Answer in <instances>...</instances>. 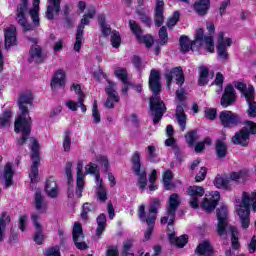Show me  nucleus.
Here are the masks:
<instances>
[{
  "mask_svg": "<svg viewBox=\"0 0 256 256\" xmlns=\"http://www.w3.org/2000/svg\"><path fill=\"white\" fill-rule=\"evenodd\" d=\"M28 105H33V93L29 90L20 94L18 99L20 115L14 124L15 133H22L21 138L17 140V145L20 147L25 145L27 139H29V135H31V117H27L29 115Z\"/></svg>",
  "mask_w": 256,
  "mask_h": 256,
  "instance_id": "obj_1",
  "label": "nucleus"
},
{
  "mask_svg": "<svg viewBox=\"0 0 256 256\" xmlns=\"http://www.w3.org/2000/svg\"><path fill=\"white\" fill-rule=\"evenodd\" d=\"M149 88L152 91V97L150 98L149 104L150 113L154 125H157V123L163 119L165 111H167L165 103H163V100H161V97L159 96L161 93V72L158 70H151L149 76Z\"/></svg>",
  "mask_w": 256,
  "mask_h": 256,
  "instance_id": "obj_2",
  "label": "nucleus"
},
{
  "mask_svg": "<svg viewBox=\"0 0 256 256\" xmlns=\"http://www.w3.org/2000/svg\"><path fill=\"white\" fill-rule=\"evenodd\" d=\"M180 50L182 53L189 51H199V47H203L208 53H215V42L213 36H205L203 28L196 30L195 39L191 41L188 36L180 37Z\"/></svg>",
  "mask_w": 256,
  "mask_h": 256,
  "instance_id": "obj_3",
  "label": "nucleus"
},
{
  "mask_svg": "<svg viewBox=\"0 0 256 256\" xmlns=\"http://www.w3.org/2000/svg\"><path fill=\"white\" fill-rule=\"evenodd\" d=\"M216 217L218 219L217 233L220 237H225L231 234V241L233 249H239V238H237V228L229 225V211L227 205L222 204L216 210Z\"/></svg>",
  "mask_w": 256,
  "mask_h": 256,
  "instance_id": "obj_4",
  "label": "nucleus"
},
{
  "mask_svg": "<svg viewBox=\"0 0 256 256\" xmlns=\"http://www.w3.org/2000/svg\"><path fill=\"white\" fill-rule=\"evenodd\" d=\"M27 13L30 14L34 27H39V11H37V9L29 10V0H20L16 9V19L24 33L33 31V25L29 24L27 21Z\"/></svg>",
  "mask_w": 256,
  "mask_h": 256,
  "instance_id": "obj_5",
  "label": "nucleus"
},
{
  "mask_svg": "<svg viewBox=\"0 0 256 256\" xmlns=\"http://www.w3.org/2000/svg\"><path fill=\"white\" fill-rule=\"evenodd\" d=\"M252 206L254 212H256V192H244L242 196V203L236 206V212L240 218L243 229L249 227V207Z\"/></svg>",
  "mask_w": 256,
  "mask_h": 256,
  "instance_id": "obj_6",
  "label": "nucleus"
},
{
  "mask_svg": "<svg viewBox=\"0 0 256 256\" xmlns=\"http://www.w3.org/2000/svg\"><path fill=\"white\" fill-rule=\"evenodd\" d=\"M132 171L138 176V185L141 191L147 187V170L141 166V153L135 151L131 157Z\"/></svg>",
  "mask_w": 256,
  "mask_h": 256,
  "instance_id": "obj_7",
  "label": "nucleus"
},
{
  "mask_svg": "<svg viewBox=\"0 0 256 256\" xmlns=\"http://www.w3.org/2000/svg\"><path fill=\"white\" fill-rule=\"evenodd\" d=\"M256 134V123L253 121H246L242 130L237 132L231 139L234 145L247 147L249 145V135Z\"/></svg>",
  "mask_w": 256,
  "mask_h": 256,
  "instance_id": "obj_8",
  "label": "nucleus"
},
{
  "mask_svg": "<svg viewBox=\"0 0 256 256\" xmlns=\"http://www.w3.org/2000/svg\"><path fill=\"white\" fill-rule=\"evenodd\" d=\"M233 45V39L225 37V32H219L216 46V53L218 59L222 62L229 60V52H227V47Z\"/></svg>",
  "mask_w": 256,
  "mask_h": 256,
  "instance_id": "obj_9",
  "label": "nucleus"
},
{
  "mask_svg": "<svg viewBox=\"0 0 256 256\" xmlns=\"http://www.w3.org/2000/svg\"><path fill=\"white\" fill-rule=\"evenodd\" d=\"M181 205V200H179L178 194H172L169 198V205L167 208L166 216L161 218V224L165 225H173L175 223V213H177V209Z\"/></svg>",
  "mask_w": 256,
  "mask_h": 256,
  "instance_id": "obj_10",
  "label": "nucleus"
},
{
  "mask_svg": "<svg viewBox=\"0 0 256 256\" xmlns=\"http://www.w3.org/2000/svg\"><path fill=\"white\" fill-rule=\"evenodd\" d=\"M72 237H73L75 247H77L80 251H86V249H89L87 242H85L83 227L79 222L74 223V227L72 230Z\"/></svg>",
  "mask_w": 256,
  "mask_h": 256,
  "instance_id": "obj_11",
  "label": "nucleus"
},
{
  "mask_svg": "<svg viewBox=\"0 0 256 256\" xmlns=\"http://www.w3.org/2000/svg\"><path fill=\"white\" fill-rule=\"evenodd\" d=\"M164 77L166 79L167 88L171 89V83H173V77L176 79L177 85L181 87L185 83V75L183 74V68L176 67L171 70H166Z\"/></svg>",
  "mask_w": 256,
  "mask_h": 256,
  "instance_id": "obj_12",
  "label": "nucleus"
},
{
  "mask_svg": "<svg viewBox=\"0 0 256 256\" xmlns=\"http://www.w3.org/2000/svg\"><path fill=\"white\" fill-rule=\"evenodd\" d=\"M187 193L190 197V207L192 209H199V199L205 195V188L201 186H190L187 189Z\"/></svg>",
  "mask_w": 256,
  "mask_h": 256,
  "instance_id": "obj_13",
  "label": "nucleus"
},
{
  "mask_svg": "<svg viewBox=\"0 0 256 256\" xmlns=\"http://www.w3.org/2000/svg\"><path fill=\"white\" fill-rule=\"evenodd\" d=\"M76 196L80 199L83 197V189L85 188V173H83V160H79L76 166Z\"/></svg>",
  "mask_w": 256,
  "mask_h": 256,
  "instance_id": "obj_14",
  "label": "nucleus"
},
{
  "mask_svg": "<svg viewBox=\"0 0 256 256\" xmlns=\"http://www.w3.org/2000/svg\"><path fill=\"white\" fill-rule=\"evenodd\" d=\"M220 121L223 127H237L239 125V115L231 112V111H222L220 112Z\"/></svg>",
  "mask_w": 256,
  "mask_h": 256,
  "instance_id": "obj_15",
  "label": "nucleus"
},
{
  "mask_svg": "<svg viewBox=\"0 0 256 256\" xmlns=\"http://www.w3.org/2000/svg\"><path fill=\"white\" fill-rule=\"evenodd\" d=\"M219 199H221V194L219 191H214L209 193L208 198H204L201 203L202 209H205L207 213H211L217 207V203H219Z\"/></svg>",
  "mask_w": 256,
  "mask_h": 256,
  "instance_id": "obj_16",
  "label": "nucleus"
},
{
  "mask_svg": "<svg viewBox=\"0 0 256 256\" xmlns=\"http://www.w3.org/2000/svg\"><path fill=\"white\" fill-rule=\"evenodd\" d=\"M235 101V88L233 87V85L229 84L224 89V93L222 94V97L220 99V105H222L224 109H227V107L233 105Z\"/></svg>",
  "mask_w": 256,
  "mask_h": 256,
  "instance_id": "obj_17",
  "label": "nucleus"
},
{
  "mask_svg": "<svg viewBox=\"0 0 256 256\" xmlns=\"http://www.w3.org/2000/svg\"><path fill=\"white\" fill-rule=\"evenodd\" d=\"M5 49H11L17 45V28L10 26L4 29Z\"/></svg>",
  "mask_w": 256,
  "mask_h": 256,
  "instance_id": "obj_18",
  "label": "nucleus"
},
{
  "mask_svg": "<svg viewBox=\"0 0 256 256\" xmlns=\"http://www.w3.org/2000/svg\"><path fill=\"white\" fill-rule=\"evenodd\" d=\"M165 11V2L163 0H156L155 13H154V23L156 27H161L165 22V16L163 12Z\"/></svg>",
  "mask_w": 256,
  "mask_h": 256,
  "instance_id": "obj_19",
  "label": "nucleus"
},
{
  "mask_svg": "<svg viewBox=\"0 0 256 256\" xmlns=\"http://www.w3.org/2000/svg\"><path fill=\"white\" fill-rule=\"evenodd\" d=\"M31 218L36 229L33 241L36 242L37 245H43L45 235H43V226H41V224L39 223V215L32 214Z\"/></svg>",
  "mask_w": 256,
  "mask_h": 256,
  "instance_id": "obj_20",
  "label": "nucleus"
},
{
  "mask_svg": "<svg viewBox=\"0 0 256 256\" xmlns=\"http://www.w3.org/2000/svg\"><path fill=\"white\" fill-rule=\"evenodd\" d=\"M45 193L50 199H57L59 197V185H57L55 178L50 177L46 180Z\"/></svg>",
  "mask_w": 256,
  "mask_h": 256,
  "instance_id": "obj_21",
  "label": "nucleus"
},
{
  "mask_svg": "<svg viewBox=\"0 0 256 256\" xmlns=\"http://www.w3.org/2000/svg\"><path fill=\"white\" fill-rule=\"evenodd\" d=\"M59 11H61V0H48L46 18L49 21H53L55 14L57 15Z\"/></svg>",
  "mask_w": 256,
  "mask_h": 256,
  "instance_id": "obj_22",
  "label": "nucleus"
},
{
  "mask_svg": "<svg viewBox=\"0 0 256 256\" xmlns=\"http://www.w3.org/2000/svg\"><path fill=\"white\" fill-rule=\"evenodd\" d=\"M214 185L217 189H224L225 191H231L233 189V184L229 180V176L217 175L214 179Z\"/></svg>",
  "mask_w": 256,
  "mask_h": 256,
  "instance_id": "obj_23",
  "label": "nucleus"
},
{
  "mask_svg": "<svg viewBox=\"0 0 256 256\" xmlns=\"http://www.w3.org/2000/svg\"><path fill=\"white\" fill-rule=\"evenodd\" d=\"M235 89L240 91L242 95L245 97L246 101H250L253 95H255V88L253 86L247 87V85L243 82H235L234 83Z\"/></svg>",
  "mask_w": 256,
  "mask_h": 256,
  "instance_id": "obj_24",
  "label": "nucleus"
},
{
  "mask_svg": "<svg viewBox=\"0 0 256 256\" xmlns=\"http://www.w3.org/2000/svg\"><path fill=\"white\" fill-rule=\"evenodd\" d=\"M70 91H75L76 95H78V104L80 105L82 113H87V106L84 105L86 95L83 93V90H81V85L73 83L70 87Z\"/></svg>",
  "mask_w": 256,
  "mask_h": 256,
  "instance_id": "obj_25",
  "label": "nucleus"
},
{
  "mask_svg": "<svg viewBox=\"0 0 256 256\" xmlns=\"http://www.w3.org/2000/svg\"><path fill=\"white\" fill-rule=\"evenodd\" d=\"M175 117L180 130L185 131L187 127V115L185 114V109H183V106L179 105L176 107Z\"/></svg>",
  "mask_w": 256,
  "mask_h": 256,
  "instance_id": "obj_26",
  "label": "nucleus"
},
{
  "mask_svg": "<svg viewBox=\"0 0 256 256\" xmlns=\"http://www.w3.org/2000/svg\"><path fill=\"white\" fill-rule=\"evenodd\" d=\"M168 239L172 245H175V247H179L180 249H183V247L187 245L189 237L187 235H182L180 237H177L175 232H173L168 234Z\"/></svg>",
  "mask_w": 256,
  "mask_h": 256,
  "instance_id": "obj_27",
  "label": "nucleus"
},
{
  "mask_svg": "<svg viewBox=\"0 0 256 256\" xmlns=\"http://www.w3.org/2000/svg\"><path fill=\"white\" fill-rule=\"evenodd\" d=\"M11 223V216L7 212L0 214V243L5 240V231H7V225Z\"/></svg>",
  "mask_w": 256,
  "mask_h": 256,
  "instance_id": "obj_28",
  "label": "nucleus"
},
{
  "mask_svg": "<svg viewBox=\"0 0 256 256\" xmlns=\"http://www.w3.org/2000/svg\"><path fill=\"white\" fill-rule=\"evenodd\" d=\"M195 252L199 256H213V246L209 241L205 240L197 246Z\"/></svg>",
  "mask_w": 256,
  "mask_h": 256,
  "instance_id": "obj_29",
  "label": "nucleus"
},
{
  "mask_svg": "<svg viewBox=\"0 0 256 256\" xmlns=\"http://www.w3.org/2000/svg\"><path fill=\"white\" fill-rule=\"evenodd\" d=\"M65 72L63 70H57L51 81V88L56 89L57 87H65Z\"/></svg>",
  "mask_w": 256,
  "mask_h": 256,
  "instance_id": "obj_30",
  "label": "nucleus"
},
{
  "mask_svg": "<svg viewBox=\"0 0 256 256\" xmlns=\"http://www.w3.org/2000/svg\"><path fill=\"white\" fill-rule=\"evenodd\" d=\"M96 187H97V197L99 201L105 203L107 201V190L103 187V179H101V174L96 175Z\"/></svg>",
  "mask_w": 256,
  "mask_h": 256,
  "instance_id": "obj_31",
  "label": "nucleus"
},
{
  "mask_svg": "<svg viewBox=\"0 0 256 256\" xmlns=\"http://www.w3.org/2000/svg\"><path fill=\"white\" fill-rule=\"evenodd\" d=\"M43 52L41 51V47L38 45L33 46L30 49V58L28 59L29 63H41L43 62Z\"/></svg>",
  "mask_w": 256,
  "mask_h": 256,
  "instance_id": "obj_32",
  "label": "nucleus"
},
{
  "mask_svg": "<svg viewBox=\"0 0 256 256\" xmlns=\"http://www.w3.org/2000/svg\"><path fill=\"white\" fill-rule=\"evenodd\" d=\"M211 2L209 0H196L194 3V10L198 15H207Z\"/></svg>",
  "mask_w": 256,
  "mask_h": 256,
  "instance_id": "obj_33",
  "label": "nucleus"
},
{
  "mask_svg": "<svg viewBox=\"0 0 256 256\" xmlns=\"http://www.w3.org/2000/svg\"><path fill=\"white\" fill-rule=\"evenodd\" d=\"M248 177H249V174L246 171H240V172H232L228 176V179L230 180V185H233V182L245 183Z\"/></svg>",
  "mask_w": 256,
  "mask_h": 256,
  "instance_id": "obj_34",
  "label": "nucleus"
},
{
  "mask_svg": "<svg viewBox=\"0 0 256 256\" xmlns=\"http://www.w3.org/2000/svg\"><path fill=\"white\" fill-rule=\"evenodd\" d=\"M39 163H41V160L39 158H35L32 160V165L30 168V181L31 183H37V179L39 178Z\"/></svg>",
  "mask_w": 256,
  "mask_h": 256,
  "instance_id": "obj_35",
  "label": "nucleus"
},
{
  "mask_svg": "<svg viewBox=\"0 0 256 256\" xmlns=\"http://www.w3.org/2000/svg\"><path fill=\"white\" fill-rule=\"evenodd\" d=\"M97 228H96V237L99 239L107 227V216L105 214H100L97 218Z\"/></svg>",
  "mask_w": 256,
  "mask_h": 256,
  "instance_id": "obj_36",
  "label": "nucleus"
},
{
  "mask_svg": "<svg viewBox=\"0 0 256 256\" xmlns=\"http://www.w3.org/2000/svg\"><path fill=\"white\" fill-rule=\"evenodd\" d=\"M146 159H148L150 163H158L159 154L157 153V146L149 145L146 147Z\"/></svg>",
  "mask_w": 256,
  "mask_h": 256,
  "instance_id": "obj_37",
  "label": "nucleus"
},
{
  "mask_svg": "<svg viewBox=\"0 0 256 256\" xmlns=\"http://www.w3.org/2000/svg\"><path fill=\"white\" fill-rule=\"evenodd\" d=\"M198 73V84L201 87H204V85H207V83H209V68H207L206 66H201L198 70Z\"/></svg>",
  "mask_w": 256,
  "mask_h": 256,
  "instance_id": "obj_38",
  "label": "nucleus"
},
{
  "mask_svg": "<svg viewBox=\"0 0 256 256\" xmlns=\"http://www.w3.org/2000/svg\"><path fill=\"white\" fill-rule=\"evenodd\" d=\"M13 166L11 164H6L4 167V179H5V187H11L13 185Z\"/></svg>",
  "mask_w": 256,
  "mask_h": 256,
  "instance_id": "obj_39",
  "label": "nucleus"
},
{
  "mask_svg": "<svg viewBox=\"0 0 256 256\" xmlns=\"http://www.w3.org/2000/svg\"><path fill=\"white\" fill-rule=\"evenodd\" d=\"M72 169L73 163L66 162L65 175L68 179V197H73V193H71V183H73V173L71 172Z\"/></svg>",
  "mask_w": 256,
  "mask_h": 256,
  "instance_id": "obj_40",
  "label": "nucleus"
},
{
  "mask_svg": "<svg viewBox=\"0 0 256 256\" xmlns=\"http://www.w3.org/2000/svg\"><path fill=\"white\" fill-rule=\"evenodd\" d=\"M216 154L219 159H225L227 157V144L225 141H216Z\"/></svg>",
  "mask_w": 256,
  "mask_h": 256,
  "instance_id": "obj_41",
  "label": "nucleus"
},
{
  "mask_svg": "<svg viewBox=\"0 0 256 256\" xmlns=\"http://www.w3.org/2000/svg\"><path fill=\"white\" fill-rule=\"evenodd\" d=\"M35 207L37 211H45L47 209V202H45L41 191H36L35 193Z\"/></svg>",
  "mask_w": 256,
  "mask_h": 256,
  "instance_id": "obj_42",
  "label": "nucleus"
},
{
  "mask_svg": "<svg viewBox=\"0 0 256 256\" xmlns=\"http://www.w3.org/2000/svg\"><path fill=\"white\" fill-rule=\"evenodd\" d=\"M83 46V26L78 27L76 32V41L74 43V51L79 53L81 51V47Z\"/></svg>",
  "mask_w": 256,
  "mask_h": 256,
  "instance_id": "obj_43",
  "label": "nucleus"
},
{
  "mask_svg": "<svg viewBox=\"0 0 256 256\" xmlns=\"http://www.w3.org/2000/svg\"><path fill=\"white\" fill-rule=\"evenodd\" d=\"M129 27L130 31H132V33L135 35L136 39H141V36L143 35V29H141L139 23H137L135 20H130Z\"/></svg>",
  "mask_w": 256,
  "mask_h": 256,
  "instance_id": "obj_44",
  "label": "nucleus"
},
{
  "mask_svg": "<svg viewBox=\"0 0 256 256\" xmlns=\"http://www.w3.org/2000/svg\"><path fill=\"white\" fill-rule=\"evenodd\" d=\"M98 23L101 27L102 35H104V37H108V35H111V27H109V25L105 23V15H100L98 17Z\"/></svg>",
  "mask_w": 256,
  "mask_h": 256,
  "instance_id": "obj_45",
  "label": "nucleus"
},
{
  "mask_svg": "<svg viewBox=\"0 0 256 256\" xmlns=\"http://www.w3.org/2000/svg\"><path fill=\"white\" fill-rule=\"evenodd\" d=\"M142 223H146L148 227H155V221H157V214L155 212H150L148 210V213L146 216H144V219L141 220Z\"/></svg>",
  "mask_w": 256,
  "mask_h": 256,
  "instance_id": "obj_46",
  "label": "nucleus"
},
{
  "mask_svg": "<svg viewBox=\"0 0 256 256\" xmlns=\"http://www.w3.org/2000/svg\"><path fill=\"white\" fill-rule=\"evenodd\" d=\"M173 180V172L171 170H167L163 174V183L165 189H173V183L171 181Z\"/></svg>",
  "mask_w": 256,
  "mask_h": 256,
  "instance_id": "obj_47",
  "label": "nucleus"
},
{
  "mask_svg": "<svg viewBox=\"0 0 256 256\" xmlns=\"http://www.w3.org/2000/svg\"><path fill=\"white\" fill-rule=\"evenodd\" d=\"M93 17H95V8L90 9L81 19V24L78 27H82V34L85 29V25H89V19H93Z\"/></svg>",
  "mask_w": 256,
  "mask_h": 256,
  "instance_id": "obj_48",
  "label": "nucleus"
},
{
  "mask_svg": "<svg viewBox=\"0 0 256 256\" xmlns=\"http://www.w3.org/2000/svg\"><path fill=\"white\" fill-rule=\"evenodd\" d=\"M159 35V44L167 45L169 41V34L167 33V27L162 26L158 32Z\"/></svg>",
  "mask_w": 256,
  "mask_h": 256,
  "instance_id": "obj_49",
  "label": "nucleus"
},
{
  "mask_svg": "<svg viewBox=\"0 0 256 256\" xmlns=\"http://www.w3.org/2000/svg\"><path fill=\"white\" fill-rule=\"evenodd\" d=\"M106 93L108 97H110V99H113L115 101V103H119V96L115 94V83L108 82Z\"/></svg>",
  "mask_w": 256,
  "mask_h": 256,
  "instance_id": "obj_50",
  "label": "nucleus"
},
{
  "mask_svg": "<svg viewBox=\"0 0 256 256\" xmlns=\"http://www.w3.org/2000/svg\"><path fill=\"white\" fill-rule=\"evenodd\" d=\"M84 175H95V179H97V175H99V168L95 163H89L85 166Z\"/></svg>",
  "mask_w": 256,
  "mask_h": 256,
  "instance_id": "obj_51",
  "label": "nucleus"
},
{
  "mask_svg": "<svg viewBox=\"0 0 256 256\" xmlns=\"http://www.w3.org/2000/svg\"><path fill=\"white\" fill-rule=\"evenodd\" d=\"M186 141L189 145V147H193V145H195V141H197V139H199V136H197V130H192L190 132H188L186 135Z\"/></svg>",
  "mask_w": 256,
  "mask_h": 256,
  "instance_id": "obj_52",
  "label": "nucleus"
},
{
  "mask_svg": "<svg viewBox=\"0 0 256 256\" xmlns=\"http://www.w3.org/2000/svg\"><path fill=\"white\" fill-rule=\"evenodd\" d=\"M249 109H248V115L249 117H256V102H255V94L252 95V98L250 100H246Z\"/></svg>",
  "mask_w": 256,
  "mask_h": 256,
  "instance_id": "obj_53",
  "label": "nucleus"
},
{
  "mask_svg": "<svg viewBox=\"0 0 256 256\" xmlns=\"http://www.w3.org/2000/svg\"><path fill=\"white\" fill-rule=\"evenodd\" d=\"M225 81V77H223V74L218 72L216 74V78L214 80V85H217L218 89L216 90V93L219 95L221 91H223V82Z\"/></svg>",
  "mask_w": 256,
  "mask_h": 256,
  "instance_id": "obj_54",
  "label": "nucleus"
},
{
  "mask_svg": "<svg viewBox=\"0 0 256 256\" xmlns=\"http://www.w3.org/2000/svg\"><path fill=\"white\" fill-rule=\"evenodd\" d=\"M114 73H115L116 77H118V79H120V81H122V83H127V81H128L127 69L117 68Z\"/></svg>",
  "mask_w": 256,
  "mask_h": 256,
  "instance_id": "obj_55",
  "label": "nucleus"
},
{
  "mask_svg": "<svg viewBox=\"0 0 256 256\" xmlns=\"http://www.w3.org/2000/svg\"><path fill=\"white\" fill-rule=\"evenodd\" d=\"M137 41H139L140 43H144V45L148 48L151 49V47L153 46L154 40L151 37V35H141L140 38H137Z\"/></svg>",
  "mask_w": 256,
  "mask_h": 256,
  "instance_id": "obj_56",
  "label": "nucleus"
},
{
  "mask_svg": "<svg viewBox=\"0 0 256 256\" xmlns=\"http://www.w3.org/2000/svg\"><path fill=\"white\" fill-rule=\"evenodd\" d=\"M159 207H161V200L154 198L151 200L148 211L150 213H159Z\"/></svg>",
  "mask_w": 256,
  "mask_h": 256,
  "instance_id": "obj_57",
  "label": "nucleus"
},
{
  "mask_svg": "<svg viewBox=\"0 0 256 256\" xmlns=\"http://www.w3.org/2000/svg\"><path fill=\"white\" fill-rule=\"evenodd\" d=\"M11 123V112L6 111L0 117V127H7Z\"/></svg>",
  "mask_w": 256,
  "mask_h": 256,
  "instance_id": "obj_58",
  "label": "nucleus"
},
{
  "mask_svg": "<svg viewBox=\"0 0 256 256\" xmlns=\"http://www.w3.org/2000/svg\"><path fill=\"white\" fill-rule=\"evenodd\" d=\"M64 151H71V132L66 131L63 138Z\"/></svg>",
  "mask_w": 256,
  "mask_h": 256,
  "instance_id": "obj_59",
  "label": "nucleus"
},
{
  "mask_svg": "<svg viewBox=\"0 0 256 256\" xmlns=\"http://www.w3.org/2000/svg\"><path fill=\"white\" fill-rule=\"evenodd\" d=\"M111 44H112V47H114L115 49H118V47H120L121 36L119 35V32H117V31L112 32Z\"/></svg>",
  "mask_w": 256,
  "mask_h": 256,
  "instance_id": "obj_60",
  "label": "nucleus"
},
{
  "mask_svg": "<svg viewBox=\"0 0 256 256\" xmlns=\"http://www.w3.org/2000/svg\"><path fill=\"white\" fill-rule=\"evenodd\" d=\"M179 17H181V14L179 11H175L173 16L168 19L167 27H175L179 23Z\"/></svg>",
  "mask_w": 256,
  "mask_h": 256,
  "instance_id": "obj_61",
  "label": "nucleus"
},
{
  "mask_svg": "<svg viewBox=\"0 0 256 256\" xmlns=\"http://www.w3.org/2000/svg\"><path fill=\"white\" fill-rule=\"evenodd\" d=\"M92 117L94 123H101V114H99V109L97 108V101H94V105L92 107Z\"/></svg>",
  "mask_w": 256,
  "mask_h": 256,
  "instance_id": "obj_62",
  "label": "nucleus"
},
{
  "mask_svg": "<svg viewBox=\"0 0 256 256\" xmlns=\"http://www.w3.org/2000/svg\"><path fill=\"white\" fill-rule=\"evenodd\" d=\"M205 177H207V168L201 167L200 171L197 173L195 177L196 183H201V181H205Z\"/></svg>",
  "mask_w": 256,
  "mask_h": 256,
  "instance_id": "obj_63",
  "label": "nucleus"
},
{
  "mask_svg": "<svg viewBox=\"0 0 256 256\" xmlns=\"http://www.w3.org/2000/svg\"><path fill=\"white\" fill-rule=\"evenodd\" d=\"M46 256H61L59 246H53L46 250Z\"/></svg>",
  "mask_w": 256,
  "mask_h": 256,
  "instance_id": "obj_64",
  "label": "nucleus"
}]
</instances>
